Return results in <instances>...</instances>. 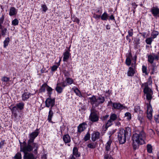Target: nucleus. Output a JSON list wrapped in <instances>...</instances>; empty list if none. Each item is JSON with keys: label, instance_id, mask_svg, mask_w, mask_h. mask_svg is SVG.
<instances>
[{"label": "nucleus", "instance_id": "nucleus-27", "mask_svg": "<svg viewBox=\"0 0 159 159\" xmlns=\"http://www.w3.org/2000/svg\"><path fill=\"white\" fill-rule=\"evenodd\" d=\"M146 147L148 152L151 153L152 151V145L150 144H148L147 145Z\"/></svg>", "mask_w": 159, "mask_h": 159}, {"label": "nucleus", "instance_id": "nucleus-36", "mask_svg": "<svg viewBox=\"0 0 159 159\" xmlns=\"http://www.w3.org/2000/svg\"><path fill=\"white\" fill-rule=\"evenodd\" d=\"M96 144L95 143H92L89 144L87 145V146L89 148H96Z\"/></svg>", "mask_w": 159, "mask_h": 159}, {"label": "nucleus", "instance_id": "nucleus-42", "mask_svg": "<svg viewBox=\"0 0 159 159\" xmlns=\"http://www.w3.org/2000/svg\"><path fill=\"white\" fill-rule=\"evenodd\" d=\"M112 120H111L110 119L109 120L107 123L106 124V127L107 128L109 126H110L112 124V123L113 122Z\"/></svg>", "mask_w": 159, "mask_h": 159}, {"label": "nucleus", "instance_id": "nucleus-30", "mask_svg": "<svg viewBox=\"0 0 159 159\" xmlns=\"http://www.w3.org/2000/svg\"><path fill=\"white\" fill-rule=\"evenodd\" d=\"M158 34V32L156 31H153L151 34V38L153 39L156 38Z\"/></svg>", "mask_w": 159, "mask_h": 159}, {"label": "nucleus", "instance_id": "nucleus-41", "mask_svg": "<svg viewBox=\"0 0 159 159\" xmlns=\"http://www.w3.org/2000/svg\"><path fill=\"white\" fill-rule=\"evenodd\" d=\"M125 63L127 66H129L130 65L131 63V60L129 57L127 58L126 60Z\"/></svg>", "mask_w": 159, "mask_h": 159}, {"label": "nucleus", "instance_id": "nucleus-10", "mask_svg": "<svg viewBox=\"0 0 159 159\" xmlns=\"http://www.w3.org/2000/svg\"><path fill=\"white\" fill-rule=\"evenodd\" d=\"M89 102L93 105V106L95 105L96 106H97V98H96L95 96H93L92 97L89 98H88Z\"/></svg>", "mask_w": 159, "mask_h": 159}, {"label": "nucleus", "instance_id": "nucleus-33", "mask_svg": "<svg viewBox=\"0 0 159 159\" xmlns=\"http://www.w3.org/2000/svg\"><path fill=\"white\" fill-rule=\"evenodd\" d=\"M117 118V115L115 114H112L110 117V119L112 121H113Z\"/></svg>", "mask_w": 159, "mask_h": 159}, {"label": "nucleus", "instance_id": "nucleus-29", "mask_svg": "<svg viewBox=\"0 0 159 159\" xmlns=\"http://www.w3.org/2000/svg\"><path fill=\"white\" fill-rule=\"evenodd\" d=\"M66 82L68 84H71L73 83L74 80L72 78L67 77L66 79Z\"/></svg>", "mask_w": 159, "mask_h": 159}, {"label": "nucleus", "instance_id": "nucleus-43", "mask_svg": "<svg viewBox=\"0 0 159 159\" xmlns=\"http://www.w3.org/2000/svg\"><path fill=\"white\" fill-rule=\"evenodd\" d=\"M41 7L43 9V11L45 12H46L48 10V8L46 6L45 4L42 5L41 6Z\"/></svg>", "mask_w": 159, "mask_h": 159}, {"label": "nucleus", "instance_id": "nucleus-48", "mask_svg": "<svg viewBox=\"0 0 159 159\" xmlns=\"http://www.w3.org/2000/svg\"><path fill=\"white\" fill-rule=\"evenodd\" d=\"M104 159H113V158L109 154H106L104 156Z\"/></svg>", "mask_w": 159, "mask_h": 159}, {"label": "nucleus", "instance_id": "nucleus-14", "mask_svg": "<svg viewBox=\"0 0 159 159\" xmlns=\"http://www.w3.org/2000/svg\"><path fill=\"white\" fill-rule=\"evenodd\" d=\"M87 125L85 123L80 124L78 127V131L80 133L84 131L87 127Z\"/></svg>", "mask_w": 159, "mask_h": 159}, {"label": "nucleus", "instance_id": "nucleus-50", "mask_svg": "<svg viewBox=\"0 0 159 159\" xmlns=\"http://www.w3.org/2000/svg\"><path fill=\"white\" fill-rule=\"evenodd\" d=\"M155 120L157 122L159 123V116L158 115L155 117Z\"/></svg>", "mask_w": 159, "mask_h": 159}, {"label": "nucleus", "instance_id": "nucleus-64", "mask_svg": "<svg viewBox=\"0 0 159 159\" xmlns=\"http://www.w3.org/2000/svg\"><path fill=\"white\" fill-rule=\"evenodd\" d=\"M110 102V103H112V102H111H111Z\"/></svg>", "mask_w": 159, "mask_h": 159}, {"label": "nucleus", "instance_id": "nucleus-51", "mask_svg": "<svg viewBox=\"0 0 159 159\" xmlns=\"http://www.w3.org/2000/svg\"><path fill=\"white\" fill-rule=\"evenodd\" d=\"M64 75L65 76H66L67 77H68L70 75V74L68 72H65L64 73Z\"/></svg>", "mask_w": 159, "mask_h": 159}, {"label": "nucleus", "instance_id": "nucleus-44", "mask_svg": "<svg viewBox=\"0 0 159 159\" xmlns=\"http://www.w3.org/2000/svg\"><path fill=\"white\" fill-rule=\"evenodd\" d=\"M47 90L48 92V93L50 94L51 93V92L52 90V89L50 87L47 85Z\"/></svg>", "mask_w": 159, "mask_h": 159}, {"label": "nucleus", "instance_id": "nucleus-23", "mask_svg": "<svg viewBox=\"0 0 159 159\" xmlns=\"http://www.w3.org/2000/svg\"><path fill=\"white\" fill-rule=\"evenodd\" d=\"M30 93L28 92L24 93L22 95V99L23 100L25 101L27 100L30 97Z\"/></svg>", "mask_w": 159, "mask_h": 159}, {"label": "nucleus", "instance_id": "nucleus-61", "mask_svg": "<svg viewBox=\"0 0 159 159\" xmlns=\"http://www.w3.org/2000/svg\"><path fill=\"white\" fill-rule=\"evenodd\" d=\"M157 134H158V136L159 137V132H157Z\"/></svg>", "mask_w": 159, "mask_h": 159}, {"label": "nucleus", "instance_id": "nucleus-25", "mask_svg": "<svg viewBox=\"0 0 159 159\" xmlns=\"http://www.w3.org/2000/svg\"><path fill=\"white\" fill-rule=\"evenodd\" d=\"M102 20H107L108 18V15L106 12H105L101 16Z\"/></svg>", "mask_w": 159, "mask_h": 159}, {"label": "nucleus", "instance_id": "nucleus-39", "mask_svg": "<svg viewBox=\"0 0 159 159\" xmlns=\"http://www.w3.org/2000/svg\"><path fill=\"white\" fill-rule=\"evenodd\" d=\"M125 117H126L127 120H130L131 119V115L129 112H126L125 114Z\"/></svg>", "mask_w": 159, "mask_h": 159}, {"label": "nucleus", "instance_id": "nucleus-2", "mask_svg": "<svg viewBox=\"0 0 159 159\" xmlns=\"http://www.w3.org/2000/svg\"><path fill=\"white\" fill-rule=\"evenodd\" d=\"M146 138V134L143 131H136L132 137L133 145L134 148L136 149L139 144L144 143Z\"/></svg>", "mask_w": 159, "mask_h": 159}, {"label": "nucleus", "instance_id": "nucleus-57", "mask_svg": "<svg viewBox=\"0 0 159 159\" xmlns=\"http://www.w3.org/2000/svg\"><path fill=\"white\" fill-rule=\"evenodd\" d=\"M109 116L108 115H106V116H105L104 117V119H106Z\"/></svg>", "mask_w": 159, "mask_h": 159}, {"label": "nucleus", "instance_id": "nucleus-18", "mask_svg": "<svg viewBox=\"0 0 159 159\" xmlns=\"http://www.w3.org/2000/svg\"><path fill=\"white\" fill-rule=\"evenodd\" d=\"M28 152H24V157L27 159H35L33 154L30 153H28Z\"/></svg>", "mask_w": 159, "mask_h": 159}, {"label": "nucleus", "instance_id": "nucleus-20", "mask_svg": "<svg viewBox=\"0 0 159 159\" xmlns=\"http://www.w3.org/2000/svg\"><path fill=\"white\" fill-rule=\"evenodd\" d=\"M100 134L98 132H96L93 133L92 134V139L94 141L97 139H98L99 137Z\"/></svg>", "mask_w": 159, "mask_h": 159}, {"label": "nucleus", "instance_id": "nucleus-62", "mask_svg": "<svg viewBox=\"0 0 159 159\" xmlns=\"http://www.w3.org/2000/svg\"><path fill=\"white\" fill-rule=\"evenodd\" d=\"M157 159H159V155L158 156V157Z\"/></svg>", "mask_w": 159, "mask_h": 159}, {"label": "nucleus", "instance_id": "nucleus-5", "mask_svg": "<svg viewBox=\"0 0 159 159\" xmlns=\"http://www.w3.org/2000/svg\"><path fill=\"white\" fill-rule=\"evenodd\" d=\"M136 60L135 59L132 63V66L130 67L127 72V75L129 76H132L134 75L136 72Z\"/></svg>", "mask_w": 159, "mask_h": 159}, {"label": "nucleus", "instance_id": "nucleus-15", "mask_svg": "<svg viewBox=\"0 0 159 159\" xmlns=\"http://www.w3.org/2000/svg\"><path fill=\"white\" fill-rule=\"evenodd\" d=\"M39 133L37 131H34L31 133L30 135V139L28 141H34L35 138L37 136Z\"/></svg>", "mask_w": 159, "mask_h": 159}, {"label": "nucleus", "instance_id": "nucleus-49", "mask_svg": "<svg viewBox=\"0 0 159 159\" xmlns=\"http://www.w3.org/2000/svg\"><path fill=\"white\" fill-rule=\"evenodd\" d=\"M93 17L96 19H99L101 17V16L99 15L94 14Z\"/></svg>", "mask_w": 159, "mask_h": 159}, {"label": "nucleus", "instance_id": "nucleus-6", "mask_svg": "<svg viewBox=\"0 0 159 159\" xmlns=\"http://www.w3.org/2000/svg\"><path fill=\"white\" fill-rule=\"evenodd\" d=\"M159 59V52H158V54H152V55H150L148 57V61L151 64L153 62L154 60L158 61Z\"/></svg>", "mask_w": 159, "mask_h": 159}, {"label": "nucleus", "instance_id": "nucleus-35", "mask_svg": "<svg viewBox=\"0 0 159 159\" xmlns=\"http://www.w3.org/2000/svg\"><path fill=\"white\" fill-rule=\"evenodd\" d=\"M19 21L17 19H15L13 20L11 22L12 25H13L15 26L18 25Z\"/></svg>", "mask_w": 159, "mask_h": 159}, {"label": "nucleus", "instance_id": "nucleus-54", "mask_svg": "<svg viewBox=\"0 0 159 159\" xmlns=\"http://www.w3.org/2000/svg\"><path fill=\"white\" fill-rule=\"evenodd\" d=\"M46 158H47L46 155L45 154H44L42 157V159H46Z\"/></svg>", "mask_w": 159, "mask_h": 159}, {"label": "nucleus", "instance_id": "nucleus-1", "mask_svg": "<svg viewBox=\"0 0 159 159\" xmlns=\"http://www.w3.org/2000/svg\"><path fill=\"white\" fill-rule=\"evenodd\" d=\"M152 80L151 77L148 79L147 82L142 84L141 86L143 88V92L146 96V99L148 103L147 105V116L148 119L150 120L152 118V109L150 105L151 101L152 98L153 92L150 87L152 86Z\"/></svg>", "mask_w": 159, "mask_h": 159}, {"label": "nucleus", "instance_id": "nucleus-12", "mask_svg": "<svg viewBox=\"0 0 159 159\" xmlns=\"http://www.w3.org/2000/svg\"><path fill=\"white\" fill-rule=\"evenodd\" d=\"M112 105L113 108L116 109L121 110L125 108V107L123 105L119 103H112Z\"/></svg>", "mask_w": 159, "mask_h": 159}, {"label": "nucleus", "instance_id": "nucleus-40", "mask_svg": "<svg viewBox=\"0 0 159 159\" xmlns=\"http://www.w3.org/2000/svg\"><path fill=\"white\" fill-rule=\"evenodd\" d=\"M90 138V134L89 133H87L85 136L84 139L85 141H86L89 140Z\"/></svg>", "mask_w": 159, "mask_h": 159}, {"label": "nucleus", "instance_id": "nucleus-31", "mask_svg": "<svg viewBox=\"0 0 159 159\" xmlns=\"http://www.w3.org/2000/svg\"><path fill=\"white\" fill-rule=\"evenodd\" d=\"M153 39L152 38L149 37L147 38L145 40V42L148 44L150 45L152 43V42L153 41Z\"/></svg>", "mask_w": 159, "mask_h": 159}, {"label": "nucleus", "instance_id": "nucleus-28", "mask_svg": "<svg viewBox=\"0 0 159 159\" xmlns=\"http://www.w3.org/2000/svg\"><path fill=\"white\" fill-rule=\"evenodd\" d=\"M56 89L58 93H61L62 91L63 88L60 85H59L58 84H57V86L56 88Z\"/></svg>", "mask_w": 159, "mask_h": 159}, {"label": "nucleus", "instance_id": "nucleus-21", "mask_svg": "<svg viewBox=\"0 0 159 159\" xmlns=\"http://www.w3.org/2000/svg\"><path fill=\"white\" fill-rule=\"evenodd\" d=\"M53 115V113L51 109H50L48 117V120L49 122L53 123L52 121V118Z\"/></svg>", "mask_w": 159, "mask_h": 159}, {"label": "nucleus", "instance_id": "nucleus-26", "mask_svg": "<svg viewBox=\"0 0 159 159\" xmlns=\"http://www.w3.org/2000/svg\"><path fill=\"white\" fill-rule=\"evenodd\" d=\"M10 42V39L9 37L7 38L3 42V47L6 48Z\"/></svg>", "mask_w": 159, "mask_h": 159}, {"label": "nucleus", "instance_id": "nucleus-52", "mask_svg": "<svg viewBox=\"0 0 159 159\" xmlns=\"http://www.w3.org/2000/svg\"><path fill=\"white\" fill-rule=\"evenodd\" d=\"M132 6L135 9L137 7V5L135 3H133L132 4Z\"/></svg>", "mask_w": 159, "mask_h": 159}, {"label": "nucleus", "instance_id": "nucleus-9", "mask_svg": "<svg viewBox=\"0 0 159 159\" xmlns=\"http://www.w3.org/2000/svg\"><path fill=\"white\" fill-rule=\"evenodd\" d=\"M55 103V100L52 99L50 98H48L45 101V104L46 107H52L54 105Z\"/></svg>", "mask_w": 159, "mask_h": 159}, {"label": "nucleus", "instance_id": "nucleus-59", "mask_svg": "<svg viewBox=\"0 0 159 159\" xmlns=\"http://www.w3.org/2000/svg\"><path fill=\"white\" fill-rule=\"evenodd\" d=\"M66 85H65V84L64 83H63V84H62V86L64 87H65Z\"/></svg>", "mask_w": 159, "mask_h": 159}, {"label": "nucleus", "instance_id": "nucleus-34", "mask_svg": "<svg viewBox=\"0 0 159 159\" xmlns=\"http://www.w3.org/2000/svg\"><path fill=\"white\" fill-rule=\"evenodd\" d=\"M142 70L143 73H144L145 75H148V73L147 72V68L144 65L142 66Z\"/></svg>", "mask_w": 159, "mask_h": 159}, {"label": "nucleus", "instance_id": "nucleus-17", "mask_svg": "<svg viewBox=\"0 0 159 159\" xmlns=\"http://www.w3.org/2000/svg\"><path fill=\"white\" fill-rule=\"evenodd\" d=\"M62 139L66 143H69L71 141L70 137L69 135L68 134L64 135L63 136Z\"/></svg>", "mask_w": 159, "mask_h": 159}, {"label": "nucleus", "instance_id": "nucleus-3", "mask_svg": "<svg viewBox=\"0 0 159 159\" xmlns=\"http://www.w3.org/2000/svg\"><path fill=\"white\" fill-rule=\"evenodd\" d=\"M20 151L23 152H30L34 149V152L35 153H37V151L39 147V144L34 141H28L27 144L25 142L23 143L20 142Z\"/></svg>", "mask_w": 159, "mask_h": 159}, {"label": "nucleus", "instance_id": "nucleus-56", "mask_svg": "<svg viewBox=\"0 0 159 159\" xmlns=\"http://www.w3.org/2000/svg\"><path fill=\"white\" fill-rule=\"evenodd\" d=\"M70 157V159H75V158L73 155L71 156Z\"/></svg>", "mask_w": 159, "mask_h": 159}, {"label": "nucleus", "instance_id": "nucleus-55", "mask_svg": "<svg viewBox=\"0 0 159 159\" xmlns=\"http://www.w3.org/2000/svg\"><path fill=\"white\" fill-rule=\"evenodd\" d=\"M110 19L111 20H113L114 19V17L113 15H111L110 17Z\"/></svg>", "mask_w": 159, "mask_h": 159}, {"label": "nucleus", "instance_id": "nucleus-53", "mask_svg": "<svg viewBox=\"0 0 159 159\" xmlns=\"http://www.w3.org/2000/svg\"><path fill=\"white\" fill-rule=\"evenodd\" d=\"M74 21L76 22L77 23H79L80 20H79L77 18H75V19L74 20Z\"/></svg>", "mask_w": 159, "mask_h": 159}, {"label": "nucleus", "instance_id": "nucleus-24", "mask_svg": "<svg viewBox=\"0 0 159 159\" xmlns=\"http://www.w3.org/2000/svg\"><path fill=\"white\" fill-rule=\"evenodd\" d=\"M73 154L76 157H79L80 156V154L78 152V149L76 147H74L73 151Z\"/></svg>", "mask_w": 159, "mask_h": 159}, {"label": "nucleus", "instance_id": "nucleus-22", "mask_svg": "<svg viewBox=\"0 0 159 159\" xmlns=\"http://www.w3.org/2000/svg\"><path fill=\"white\" fill-rule=\"evenodd\" d=\"M105 100V98L102 96H99L97 98V105L98 106L99 104H102Z\"/></svg>", "mask_w": 159, "mask_h": 159}, {"label": "nucleus", "instance_id": "nucleus-60", "mask_svg": "<svg viewBox=\"0 0 159 159\" xmlns=\"http://www.w3.org/2000/svg\"><path fill=\"white\" fill-rule=\"evenodd\" d=\"M61 61V59L60 58V60H59V62H58V63H59V64H58V66H59L60 65V61Z\"/></svg>", "mask_w": 159, "mask_h": 159}, {"label": "nucleus", "instance_id": "nucleus-46", "mask_svg": "<svg viewBox=\"0 0 159 159\" xmlns=\"http://www.w3.org/2000/svg\"><path fill=\"white\" fill-rule=\"evenodd\" d=\"M133 29H131L130 30L128 31V35L126 36L127 38L128 36H132L133 34Z\"/></svg>", "mask_w": 159, "mask_h": 159}, {"label": "nucleus", "instance_id": "nucleus-38", "mask_svg": "<svg viewBox=\"0 0 159 159\" xmlns=\"http://www.w3.org/2000/svg\"><path fill=\"white\" fill-rule=\"evenodd\" d=\"M10 78L9 77H7L5 76L3 77L1 80L3 82H7L10 80Z\"/></svg>", "mask_w": 159, "mask_h": 159}, {"label": "nucleus", "instance_id": "nucleus-7", "mask_svg": "<svg viewBox=\"0 0 159 159\" xmlns=\"http://www.w3.org/2000/svg\"><path fill=\"white\" fill-rule=\"evenodd\" d=\"M89 119L92 121L95 122L98 120L99 117L97 113L93 110H91Z\"/></svg>", "mask_w": 159, "mask_h": 159}, {"label": "nucleus", "instance_id": "nucleus-63", "mask_svg": "<svg viewBox=\"0 0 159 159\" xmlns=\"http://www.w3.org/2000/svg\"><path fill=\"white\" fill-rule=\"evenodd\" d=\"M151 159H153L152 157H150Z\"/></svg>", "mask_w": 159, "mask_h": 159}, {"label": "nucleus", "instance_id": "nucleus-37", "mask_svg": "<svg viewBox=\"0 0 159 159\" xmlns=\"http://www.w3.org/2000/svg\"><path fill=\"white\" fill-rule=\"evenodd\" d=\"M21 154L19 152L17 153L13 157L16 159H21Z\"/></svg>", "mask_w": 159, "mask_h": 159}, {"label": "nucleus", "instance_id": "nucleus-47", "mask_svg": "<svg viewBox=\"0 0 159 159\" xmlns=\"http://www.w3.org/2000/svg\"><path fill=\"white\" fill-rule=\"evenodd\" d=\"M58 66H58L56 65L53 66L51 68L52 71H53L56 70Z\"/></svg>", "mask_w": 159, "mask_h": 159}, {"label": "nucleus", "instance_id": "nucleus-32", "mask_svg": "<svg viewBox=\"0 0 159 159\" xmlns=\"http://www.w3.org/2000/svg\"><path fill=\"white\" fill-rule=\"evenodd\" d=\"M47 85L46 84H44L42 85L40 89V91L41 92H44L45 90V89H47Z\"/></svg>", "mask_w": 159, "mask_h": 159}, {"label": "nucleus", "instance_id": "nucleus-16", "mask_svg": "<svg viewBox=\"0 0 159 159\" xmlns=\"http://www.w3.org/2000/svg\"><path fill=\"white\" fill-rule=\"evenodd\" d=\"M70 55V54L69 50H68L66 51L63 53V61H66L67 60L69 59Z\"/></svg>", "mask_w": 159, "mask_h": 159}, {"label": "nucleus", "instance_id": "nucleus-8", "mask_svg": "<svg viewBox=\"0 0 159 159\" xmlns=\"http://www.w3.org/2000/svg\"><path fill=\"white\" fill-rule=\"evenodd\" d=\"M24 103L22 102H20L16 104V106L12 107L11 110L13 112L16 111L18 109L22 110L24 108Z\"/></svg>", "mask_w": 159, "mask_h": 159}, {"label": "nucleus", "instance_id": "nucleus-58", "mask_svg": "<svg viewBox=\"0 0 159 159\" xmlns=\"http://www.w3.org/2000/svg\"><path fill=\"white\" fill-rule=\"evenodd\" d=\"M145 35H146L145 33H143V36L144 38H145Z\"/></svg>", "mask_w": 159, "mask_h": 159}, {"label": "nucleus", "instance_id": "nucleus-4", "mask_svg": "<svg viewBox=\"0 0 159 159\" xmlns=\"http://www.w3.org/2000/svg\"><path fill=\"white\" fill-rule=\"evenodd\" d=\"M131 134V130L129 127H127L125 129H120L118 132V138L120 143L122 144L126 142V138L130 136Z\"/></svg>", "mask_w": 159, "mask_h": 159}, {"label": "nucleus", "instance_id": "nucleus-13", "mask_svg": "<svg viewBox=\"0 0 159 159\" xmlns=\"http://www.w3.org/2000/svg\"><path fill=\"white\" fill-rule=\"evenodd\" d=\"M151 11L154 16H159V8L158 7H153L152 8Z\"/></svg>", "mask_w": 159, "mask_h": 159}, {"label": "nucleus", "instance_id": "nucleus-19", "mask_svg": "<svg viewBox=\"0 0 159 159\" xmlns=\"http://www.w3.org/2000/svg\"><path fill=\"white\" fill-rule=\"evenodd\" d=\"M17 12L16 9L14 7H11L10 9L9 15L11 16L15 15L16 14Z\"/></svg>", "mask_w": 159, "mask_h": 159}, {"label": "nucleus", "instance_id": "nucleus-11", "mask_svg": "<svg viewBox=\"0 0 159 159\" xmlns=\"http://www.w3.org/2000/svg\"><path fill=\"white\" fill-rule=\"evenodd\" d=\"M112 142V140L110 139H109L108 141L107 142L105 145V148L106 151L110 152L111 150Z\"/></svg>", "mask_w": 159, "mask_h": 159}, {"label": "nucleus", "instance_id": "nucleus-45", "mask_svg": "<svg viewBox=\"0 0 159 159\" xmlns=\"http://www.w3.org/2000/svg\"><path fill=\"white\" fill-rule=\"evenodd\" d=\"M7 31V29L6 28H4L2 30V35L4 36L6 34Z\"/></svg>", "mask_w": 159, "mask_h": 159}]
</instances>
